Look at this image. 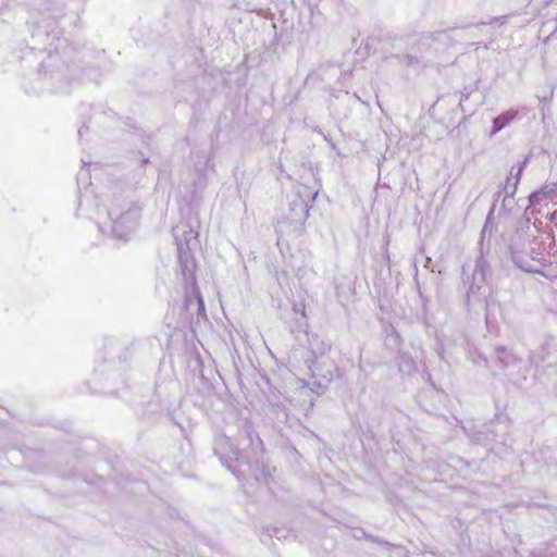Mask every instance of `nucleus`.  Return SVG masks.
Wrapping results in <instances>:
<instances>
[{
    "instance_id": "1",
    "label": "nucleus",
    "mask_w": 557,
    "mask_h": 557,
    "mask_svg": "<svg viewBox=\"0 0 557 557\" xmlns=\"http://www.w3.org/2000/svg\"><path fill=\"white\" fill-rule=\"evenodd\" d=\"M173 236L176 242L178 261L185 278H193L196 270L195 258L191 250L197 246V233L187 222H181L173 227Z\"/></svg>"
},
{
    "instance_id": "2",
    "label": "nucleus",
    "mask_w": 557,
    "mask_h": 557,
    "mask_svg": "<svg viewBox=\"0 0 557 557\" xmlns=\"http://www.w3.org/2000/svg\"><path fill=\"white\" fill-rule=\"evenodd\" d=\"M112 220V233L120 239L126 238L136 224V213L132 210L122 211L120 205H113L108 211Z\"/></svg>"
},
{
    "instance_id": "3",
    "label": "nucleus",
    "mask_w": 557,
    "mask_h": 557,
    "mask_svg": "<svg viewBox=\"0 0 557 557\" xmlns=\"http://www.w3.org/2000/svg\"><path fill=\"white\" fill-rule=\"evenodd\" d=\"M557 197V182L545 183L542 188L530 195L531 205H537L544 199H553Z\"/></svg>"
},
{
    "instance_id": "4",
    "label": "nucleus",
    "mask_w": 557,
    "mask_h": 557,
    "mask_svg": "<svg viewBox=\"0 0 557 557\" xmlns=\"http://www.w3.org/2000/svg\"><path fill=\"white\" fill-rule=\"evenodd\" d=\"M518 115V111L510 109L493 120V129L492 134H496L506 127L511 121H513Z\"/></svg>"
},
{
    "instance_id": "5",
    "label": "nucleus",
    "mask_w": 557,
    "mask_h": 557,
    "mask_svg": "<svg viewBox=\"0 0 557 557\" xmlns=\"http://www.w3.org/2000/svg\"><path fill=\"white\" fill-rule=\"evenodd\" d=\"M486 263L483 259H480L476 261L475 268H474V276L481 275L482 280H484V273H485Z\"/></svg>"
},
{
    "instance_id": "6",
    "label": "nucleus",
    "mask_w": 557,
    "mask_h": 557,
    "mask_svg": "<svg viewBox=\"0 0 557 557\" xmlns=\"http://www.w3.org/2000/svg\"><path fill=\"white\" fill-rule=\"evenodd\" d=\"M294 311L296 313H300L304 318H306V306L305 304H296L294 305Z\"/></svg>"
},
{
    "instance_id": "7",
    "label": "nucleus",
    "mask_w": 557,
    "mask_h": 557,
    "mask_svg": "<svg viewBox=\"0 0 557 557\" xmlns=\"http://www.w3.org/2000/svg\"><path fill=\"white\" fill-rule=\"evenodd\" d=\"M524 165H525V161H524V162H522V163H520V164L518 165V170H517V174H516V182H515V185L519 182V180H520V175H521V173H522V171H523V169H524Z\"/></svg>"
},
{
    "instance_id": "8",
    "label": "nucleus",
    "mask_w": 557,
    "mask_h": 557,
    "mask_svg": "<svg viewBox=\"0 0 557 557\" xmlns=\"http://www.w3.org/2000/svg\"><path fill=\"white\" fill-rule=\"evenodd\" d=\"M496 351H497V354H498V358L500 359V361H502V362H504L505 360H504L503 356H504V357H505V356L507 357V349H506L505 347H498V348L496 349Z\"/></svg>"
},
{
    "instance_id": "9",
    "label": "nucleus",
    "mask_w": 557,
    "mask_h": 557,
    "mask_svg": "<svg viewBox=\"0 0 557 557\" xmlns=\"http://www.w3.org/2000/svg\"><path fill=\"white\" fill-rule=\"evenodd\" d=\"M505 18H506V16H502L499 18H496V21H500L502 20V23H505Z\"/></svg>"
},
{
    "instance_id": "10",
    "label": "nucleus",
    "mask_w": 557,
    "mask_h": 557,
    "mask_svg": "<svg viewBox=\"0 0 557 557\" xmlns=\"http://www.w3.org/2000/svg\"><path fill=\"white\" fill-rule=\"evenodd\" d=\"M556 214H557V212H554V213L552 214V220L556 219Z\"/></svg>"
}]
</instances>
